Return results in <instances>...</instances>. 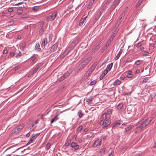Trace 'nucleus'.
<instances>
[{
	"mask_svg": "<svg viewBox=\"0 0 156 156\" xmlns=\"http://www.w3.org/2000/svg\"><path fill=\"white\" fill-rule=\"evenodd\" d=\"M127 7H126L123 10L122 13L121 14V16L124 17L125 15V14L126 13L127 10Z\"/></svg>",
	"mask_w": 156,
	"mask_h": 156,
	"instance_id": "nucleus-26",
	"label": "nucleus"
},
{
	"mask_svg": "<svg viewBox=\"0 0 156 156\" xmlns=\"http://www.w3.org/2000/svg\"><path fill=\"white\" fill-rule=\"evenodd\" d=\"M37 72V71H36V69H34V70H33L32 73V74H33L34 73H35Z\"/></svg>",
	"mask_w": 156,
	"mask_h": 156,
	"instance_id": "nucleus-61",
	"label": "nucleus"
},
{
	"mask_svg": "<svg viewBox=\"0 0 156 156\" xmlns=\"http://www.w3.org/2000/svg\"><path fill=\"white\" fill-rule=\"evenodd\" d=\"M121 82L119 79H117L113 83V85L114 86L119 85L120 84Z\"/></svg>",
	"mask_w": 156,
	"mask_h": 156,
	"instance_id": "nucleus-13",
	"label": "nucleus"
},
{
	"mask_svg": "<svg viewBox=\"0 0 156 156\" xmlns=\"http://www.w3.org/2000/svg\"><path fill=\"white\" fill-rule=\"evenodd\" d=\"M22 11L20 9H19L17 11V13H18V14H21L22 13Z\"/></svg>",
	"mask_w": 156,
	"mask_h": 156,
	"instance_id": "nucleus-53",
	"label": "nucleus"
},
{
	"mask_svg": "<svg viewBox=\"0 0 156 156\" xmlns=\"http://www.w3.org/2000/svg\"><path fill=\"white\" fill-rule=\"evenodd\" d=\"M20 67L19 66H17L14 68V69L15 71L17 70L18 69H19Z\"/></svg>",
	"mask_w": 156,
	"mask_h": 156,
	"instance_id": "nucleus-58",
	"label": "nucleus"
},
{
	"mask_svg": "<svg viewBox=\"0 0 156 156\" xmlns=\"http://www.w3.org/2000/svg\"><path fill=\"white\" fill-rule=\"evenodd\" d=\"M148 80V79L146 77L143 79L142 82H146Z\"/></svg>",
	"mask_w": 156,
	"mask_h": 156,
	"instance_id": "nucleus-55",
	"label": "nucleus"
},
{
	"mask_svg": "<svg viewBox=\"0 0 156 156\" xmlns=\"http://www.w3.org/2000/svg\"><path fill=\"white\" fill-rule=\"evenodd\" d=\"M42 63H40L38 64L35 66L37 67V69H39L42 66Z\"/></svg>",
	"mask_w": 156,
	"mask_h": 156,
	"instance_id": "nucleus-40",
	"label": "nucleus"
},
{
	"mask_svg": "<svg viewBox=\"0 0 156 156\" xmlns=\"http://www.w3.org/2000/svg\"><path fill=\"white\" fill-rule=\"evenodd\" d=\"M113 66V63H111L110 64H109L107 66V68L106 69H107L108 71H109L111 68Z\"/></svg>",
	"mask_w": 156,
	"mask_h": 156,
	"instance_id": "nucleus-22",
	"label": "nucleus"
},
{
	"mask_svg": "<svg viewBox=\"0 0 156 156\" xmlns=\"http://www.w3.org/2000/svg\"><path fill=\"white\" fill-rule=\"evenodd\" d=\"M122 123V122L121 121H119L114 123L113 126L112 128H115V126H118Z\"/></svg>",
	"mask_w": 156,
	"mask_h": 156,
	"instance_id": "nucleus-14",
	"label": "nucleus"
},
{
	"mask_svg": "<svg viewBox=\"0 0 156 156\" xmlns=\"http://www.w3.org/2000/svg\"><path fill=\"white\" fill-rule=\"evenodd\" d=\"M100 124L102 126L103 128L108 126L111 123L110 117H107L105 114L102 115L100 118Z\"/></svg>",
	"mask_w": 156,
	"mask_h": 156,
	"instance_id": "nucleus-2",
	"label": "nucleus"
},
{
	"mask_svg": "<svg viewBox=\"0 0 156 156\" xmlns=\"http://www.w3.org/2000/svg\"><path fill=\"white\" fill-rule=\"evenodd\" d=\"M100 48V45L99 44L96 46H95L92 48V51L95 52L96 51Z\"/></svg>",
	"mask_w": 156,
	"mask_h": 156,
	"instance_id": "nucleus-15",
	"label": "nucleus"
},
{
	"mask_svg": "<svg viewBox=\"0 0 156 156\" xmlns=\"http://www.w3.org/2000/svg\"><path fill=\"white\" fill-rule=\"evenodd\" d=\"M111 39H110L107 42V43L106 44V47H107L108 46L109 44H110L111 43Z\"/></svg>",
	"mask_w": 156,
	"mask_h": 156,
	"instance_id": "nucleus-42",
	"label": "nucleus"
},
{
	"mask_svg": "<svg viewBox=\"0 0 156 156\" xmlns=\"http://www.w3.org/2000/svg\"><path fill=\"white\" fill-rule=\"evenodd\" d=\"M90 60V58H87V59L85 60L84 61H83L81 62L80 64L81 65L84 67L87 65Z\"/></svg>",
	"mask_w": 156,
	"mask_h": 156,
	"instance_id": "nucleus-7",
	"label": "nucleus"
},
{
	"mask_svg": "<svg viewBox=\"0 0 156 156\" xmlns=\"http://www.w3.org/2000/svg\"><path fill=\"white\" fill-rule=\"evenodd\" d=\"M58 114L57 115L51 119V123H53L55 121H56L58 119Z\"/></svg>",
	"mask_w": 156,
	"mask_h": 156,
	"instance_id": "nucleus-20",
	"label": "nucleus"
},
{
	"mask_svg": "<svg viewBox=\"0 0 156 156\" xmlns=\"http://www.w3.org/2000/svg\"><path fill=\"white\" fill-rule=\"evenodd\" d=\"M101 139H98L95 140L93 144V147L94 148H99L101 144Z\"/></svg>",
	"mask_w": 156,
	"mask_h": 156,
	"instance_id": "nucleus-4",
	"label": "nucleus"
},
{
	"mask_svg": "<svg viewBox=\"0 0 156 156\" xmlns=\"http://www.w3.org/2000/svg\"><path fill=\"white\" fill-rule=\"evenodd\" d=\"M24 126L23 124H21V125H19V126H17L14 129V132L16 131L19 132L21 130V129L23 128Z\"/></svg>",
	"mask_w": 156,
	"mask_h": 156,
	"instance_id": "nucleus-9",
	"label": "nucleus"
},
{
	"mask_svg": "<svg viewBox=\"0 0 156 156\" xmlns=\"http://www.w3.org/2000/svg\"><path fill=\"white\" fill-rule=\"evenodd\" d=\"M89 74L88 73H86L84 75V76L82 78V80L83 81H85L86 79H87L89 76Z\"/></svg>",
	"mask_w": 156,
	"mask_h": 156,
	"instance_id": "nucleus-31",
	"label": "nucleus"
},
{
	"mask_svg": "<svg viewBox=\"0 0 156 156\" xmlns=\"http://www.w3.org/2000/svg\"><path fill=\"white\" fill-rule=\"evenodd\" d=\"M22 55V53L20 52L19 51V53L16 55V58H19Z\"/></svg>",
	"mask_w": 156,
	"mask_h": 156,
	"instance_id": "nucleus-37",
	"label": "nucleus"
},
{
	"mask_svg": "<svg viewBox=\"0 0 156 156\" xmlns=\"http://www.w3.org/2000/svg\"><path fill=\"white\" fill-rule=\"evenodd\" d=\"M15 51V48H14L12 50V52H11L10 54V56H14V55L15 54V52H14V51Z\"/></svg>",
	"mask_w": 156,
	"mask_h": 156,
	"instance_id": "nucleus-43",
	"label": "nucleus"
},
{
	"mask_svg": "<svg viewBox=\"0 0 156 156\" xmlns=\"http://www.w3.org/2000/svg\"><path fill=\"white\" fill-rule=\"evenodd\" d=\"M105 76L102 74L100 76V80H102Z\"/></svg>",
	"mask_w": 156,
	"mask_h": 156,
	"instance_id": "nucleus-54",
	"label": "nucleus"
},
{
	"mask_svg": "<svg viewBox=\"0 0 156 156\" xmlns=\"http://www.w3.org/2000/svg\"><path fill=\"white\" fill-rule=\"evenodd\" d=\"M131 93H132V91L129 92H128V93L124 92L123 93V95H124V96H125L126 95H128L130 94Z\"/></svg>",
	"mask_w": 156,
	"mask_h": 156,
	"instance_id": "nucleus-49",
	"label": "nucleus"
},
{
	"mask_svg": "<svg viewBox=\"0 0 156 156\" xmlns=\"http://www.w3.org/2000/svg\"><path fill=\"white\" fill-rule=\"evenodd\" d=\"M84 68L83 66H82L80 64L79 65L76 69V72L77 73H79L80 71L83 68Z\"/></svg>",
	"mask_w": 156,
	"mask_h": 156,
	"instance_id": "nucleus-12",
	"label": "nucleus"
},
{
	"mask_svg": "<svg viewBox=\"0 0 156 156\" xmlns=\"http://www.w3.org/2000/svg\"><path fill=\"white\" fill-rule=\"evenodd\" d=\"M40 133H37L35 134H33L32 136V137L30 140V141L28 142L27 144V145L30 144V143L33 142L37 138V136H39Z\"/></svg>",
	"mask_w": 156,
	"mask_h": 156,
	"instance_id": "nucleus-5",
	"label": "nucleus"
},
{
	"mask_svg": "<svg viewBox=\"0 0 156 156\" xmlns=\"http://www.w3.org/2000/svg\"><path fill=\"white\" fill-rule=\"evenodd\" d=\"M48 40L47 38H44L43 39L42 43V47L44 48L46 45L47 44Z\"/></svg>",
	"mask_w": 156,
	"mask_h": 156,
	"instance_id": "nucleus-10",
	"label": "nucleus"
},
{
	"mask_svg": "<svg viewBox=\"0 0 156 156\" xmlns=\"http://www.w3.org/2000/svg\"><path fill=\"white\" fill-rule=\"evenodd\" d=\"M87 17V16H86V17H84L81 20L79 24L80 26H81L83 25L84 22L86 20Z\"/></svg>",
	"mask_w": 156,
	"mask_h": 156,
	"instance_id": "nucleus-18",
	"label": "nucleus"
},
{
	"mask_svg": "<svg viewBox=\"0 0 156 156\" xmlns=\"http://www.w3.org/2000/svg\"><path fill=\"white\" fill-rule=\"evenodd\" d=\"M92 101V99L90 98V99H87V102L88 101L89 102H91Z\"/></svg>",
	"mask_w": 156,
	"mask_h": 156,
	"instance_id": "nucleus-63",
	"label": "nucleus"
},
{
	"mask_svg": "<svg viewBox=\"0 0 156 156\" xmlns=\"http://www.w3.org/2000/svg\"><path fill=\"white\" fill-rule=\"evenodd\" d=\"M95 65H93L90 68V69H91V70L93 71L94 70V69L95 68Z\"/></svg>",
	"mask_w": 156,
	"mask_h": 156,
	"instance_id": "nucleus-56",
	"label": "nucleus"
},
{
	"mask_svg": "<svg viewBox=\"0 0 156 156\" xmlns=\"http://www.w3.org/2000/svg\"><path fill=\"white\" fill-rule=\"evenodd\" d=\"M8 52V51L7 50H6V49H4L3 51V52L4 54H6Z\"/></svg>",
	"mask_w": 156,
	"mask_h": 156,
	"instance_id": "nucleus-60",
	"label": "nucleus"
},
{
	"mask_svg": "<svg viewBox=\"0 0 156 156\" xmlns=\"http://www.w3.org/2000/svg\"><path fill=\"white\" fill-rule=\"evenodd\" d=\"M141 2L138 0L136 5V8H137L140 4Z\"/></svg>",
	"mask_w": 156,
	"mask_h": 156,
	"instance_id": "nucleus-48",
	"label": "nucleus"
},
{
	"mask_svg": "<svg viewBox=\"0 0 156 156\" xmlns=\"http://www.w3.org/2000/svg\"><path fill=\"white\" fill-rule=\"evenodd\" d=\"M57 15V12L54 11L49 14V16L46 17L48 21L53 20Z\"/></svg>",
	"mask_w": 156,
	"mask_h": 156,
	"instance_id": "nucleus-3",
	"label": "nucleus"
},
{
	"mask_svg": "<svg viewBox=\"0 0 156 156\" xmlns=\"http://www.w3.org/2000/svg\"><path fill=\"white\" fill-rule=\"evenodd\" d=\"M71 141L70 140H67L65 144V146L66 147L69 146L71 144Z\"/></svg>",
	"mask_w": 156,
	"mask_h": 156,
	"instance_id": "nucleus-32",
	"label": "nucleus"
},
{
	"mask_svg": "<svg viewBox=\"0 0 156 156\" xmlns=\"http://www.w3.org/2000/svg\"><path fill=\"white\" fill-rule=\"evenodd\" d=\"M142 45V44L140 42H139L135 45V46L137 48H139Z\"/></svg>",
	"mask_w": 156,
	"mask_h": 156,
	"instance_id": "nucleus-41",
	"label": "nucleus"
},
{
	"mask_svg": "<svg viewBox=\"0 0 156 156\" xmlns=\"http://www.w3.org/2000/svg\"><path fill=\"white\" fill-rule=\"evenodd\" d=\"M135 64L136 65V66L139 65L140 64V61L138 60H137V61H136L135 62Z\"/></svg>",
	"mask_w": 156,
	"mask_h": 156,
	"instance_id": "nucleus-50",
	"label": "nucleus"
},
{
	"mask_svg": "<svg viewBox=\"0 0 156 156\" xmlns=\"http://www.w3.org/2000/svg\"><path fill=\"white\" fill-rule=\"evenodd\" d=\"M8 12H12L13 11L12 8H10L8 9Z\"/></svg>",
	"mask_w": 156,
	"mask_h": 156,
	"instance_id": "nucleus-59",
	"label": "nucleus"
},
{
	"mask_svg": "<svg viewBox=\"0 0 156 156\" xmlns=\"http://www.w3.org/2000/svg\"><path fill=\"white\" fill-rule=\"evenodd\" d=\"M106 150V148L104 147L101 148L99 152V153L100 154V155L103 154L105 152Z\"/></svg>",
	"mask_w": 156,
	"mask_h": 156,
	"instance_id": "nucleus-21",
	"label": "nucleus"
},
{
	"mask_svg": "<svg viewBox=\"0 0 156 156\" xmlns=\"http://www.w3.org/2000/svg\"><path fill=\"white\" fill-rule=\"evenodd\" d=\"M152 118H149L147 119H143L139 123L136 124V131L135 132H140L142 129L148 125L151 122Z\"/></svg>",
	"mask_w": 156,
	"mask_h": 156,
	"instance_id": "nucleus-1",
	"label": "nucleus"
},
{
	"mask_svg": "<svg viewBox=\"0 0 156 156\" xmlns=\"http://www.w3.org/2000/svg\"><path fill=\"white\" fill-rule=\"evenodd\" d=\"M123 51V50L121 48L120 49L119 51V53L117 54L116 55L115 59V60L118 59L120 57V55L122 53Z\"/></svg>",
	"mask_w": 156,
	"mask_h": 156,
	"instance_id": "nucleus-16",
	"label": "nucleus"
},
{
	"mask_svg": "<svg viewBox=\"0 0 156 156\" xmlns=\"http://www.w3.org/2000/svg\"><path fill=\"white\" fill-rule=\"evenodd\" d=\"M39 8L38 6H34L33 7L32 10L34 12H36Z\"/></svg>",
	"mask_w": 156,
	"mask_h": 156,
	"instance_id": "nucleus-29",
	"label": "nucleus"
},
{
	"mask_svg": "<svg viewBox=\"0 0 156 156\" xmlns=\"http://www.w3.org/2000/svg\"><path fill=\"white\" fill-rule=\"evenodd\" d=\"M66 78H65V77L64 76V75H62V76H61L60 78L59 79V82H61L63 80H64Z\"/></svg>",
	"mask_w": 156,
	"mask_h": 156,
	"instance_id": "nucleus-36",
	"label": "nucleus"
},
{
	"mask_svg": "<svg viewBox=\"0 0 156 156\" xmlns=\"http://www.w3.org/2000/svg\"><path fill=\"white\" fill-rule=\"evenodd\" d=\"M122 21L121 20H118L117 22L115 25V26L116 27H117L119 26V24H120Z\"/></svg>",
	"mask_w": 156,
	"mask_h": 156,
	"instance_id": "nucleus-33",
	"label": "nucleus"
},
{
	"mask_svg": "<svg viewBox=\"0 0 156 156\" xmlns=\"http://www.w3.org/2000/svg\"><path fill=\"white\" fill-rule=\"evenodd\" d=\"M71 147L74 148L73 151L78 150L79 148V146L75 142H73L71 143Z\"/></svg>",
	"mask_w": 156,
	"mask_h": 156,
	"instance_id": "nucleus-8",
	"label": "nucleus"
},
{
	"mask_svg": "<svg viewBox=\"0 0 156 156\" xmlns=\"http://www.w3.org/2000/svg\"><path fill=\"white\" fill-rule=\"evenodd\" d=\"M83 126H79L77 129V130L78 131H80L82 129Z\"/></svg>",
	"mask_w": 156,
	"mask_h": 156,
	"instance_id": "nucleus-46",
	"label": "nucleus"
},
{
	"mask_svg": "<svg viewBox=\"0 0 156 156\" xmlns=\"http://www.w3.org/2000/svg\"><path fill=\"white\" fill-rule=\"evenodd\" d=\"M129 62H130V61L129 58H127L126 59H124L122 62V64L123 66H125L126 63Z\"/></svg>",
	"mask_w": 156,
	"mask_h": 156,
	"instance_id": "nucleus-30",
	"label": "nucleus"
},
{
	"mask_svg": "<svg viewBox=\"0 0 156 156\" xmlns=\"http://www.w3.org/2000/svg\"><path fill=\"white\" fill-rule=\"evenodd\" d=\"M112 110L110 109H109L106 112L104 113L103 114H105L106 116L107 117H110L109 115L112 114Z\"/></svg>",
	"mask_w": 156,
	"mask_h": 156,
	"instance_id": "nucleus-17",
	"label": "nucleus"
},
{
	"mask_svg": "<svg viewBox=\"0 0 156 156\" xmlns=\"http://www.w3.org/2000/svg\"><path fill=\"white\" fill-rule=\"evenodd\" d=\"M108 5L107 3H105L102 7V9L103 10L106 9L107 6Z\"/></svg>",
	"mask_w": 156,
	"mask_h": 156,
	"instance_id": "nucleus-44",
	"label": "nucleus"
},
{
	"mask_svg": "<svg viewBox=\"0 0 156 156\" xmlns=\"http://www.w3.org/2000/svg\"><path fill=\"white\" fill-rule=\"evenodd\" d=\"M37 55H34L31 58L30 60L32 62L34 61L37 57Z\"/></svg>",
	"mask_w": 156,
	"mask_h": 156,
	"instance_id": "nucleus-27",
	"label": "nucleus"
},
{
	"mask_svg": "<svg viewBox=\"0 0 156 156\" xmlns=\"http://www.w3.org/2000/svg\"><path fill=\"white\" fill-rule=\"evenodd\" d=\"M94 2V0H91L89 4L88 8L90 9L91 6L93 4Z\"/></svg>",
	"mask_w": 156,
	"mask_h": 156,
	"instance_id": "nucleus-28",
	"label": "nucleus"
},
{
	"mask_svg": "<svg viewBox=\"0 0 156 156\" xmlns=\"http://www.w3.org/2000/svg\"><path fill=\"white\" fill-rule=\"evenodd\" d=\"M38 121H39V120L38 119L34 121V122L32 123L31 125L30 126H29V128H31L32 127L34 126L36 124H37L38 122Z\"/></svg>",
	"mask_w": 156,
	"mask_h": 156,
	"instance_id": "nucleus-25",
	"label": "nucleus"
},
{
	"mask_svg": "<svg viewBox=\"0 0 156 156\" xmlns=\"http://www.w3.org/2000/svg\"><path fill=\"white\" fill-rule=\"evenodd\" d=\"M96 82L97 81L95 80L91 81L90 82V85L91 86L94 85L96 83Z\"/></svg>",
	"mask_w": 156,
	"mask_h": 156,
	"instance_id": "nucleus-39",
	"label": "nucleus"
},
{
	"mask_svg": "<svg viewBox=\"0 0 156 156\" xmlns=\"http://www.w3.org/2000/svg\"><path fill=\"white\" fill-rule=\"evenodd\" d=\"M123 106V104L120 103L118 105L117 108L119 109H120Z\"/></svg>",
	"mask_w": 156,
	"mask_h": 156,
	"instance_id": "nucleus-38",
	"label": "nucleus"
},
{
	"mask_svg": "<svg viewBox=\"0 0 156 156\" xmlns=\"http://www.w3.org/2000/svg\"><path fill=\"white\" fill-rule=\"evenodd\" d=\"M57 45L55 44H54L53 45L52 47H51L50 51L51 52H54L57 49Z\"/></svg>",
	"mask_w": 156,
	"mask_h": 156,
	"instance_id": "nucleus-19",
	"label": "nucleus"
},
{
	"mask_svg": "<svg viewBox=\"0 0 156 156\" xmlns=\"http://www.w3.org/2000/svg\"><path fill=\"white\" fill-rule=\"evenodd\" d=\"M108 72V71L107 70V69H105L103 73H102L103 74L105 75V76L107 74Z\"/></svg>",
	"mask_w": 156,
	"mask_h": 156,
	"instance_id": "nucleus-47",
	"label": "nucleus"
},
{
	"mask_svg": "<svg viewBox=\"0 0 156 156\" xmlns=\"http://www.w3.org/2000/svg\"><path fill=\"white\" fill-rule=\"evenodd\" d=\"M101 11H100L98 12V13H97V15H96V16L95 17V19L96 20L98 19L99 18V17H100V16H101Z\"/></svg>",
	"mask_w": 156,
	"mask_h": 156,
	"instance_id": "nucleus-34",
	"label": "nucleus"
},
{
	"mask_svg": "<svg viewBox=\"0 0 156 156\" xmlns=\"http://www.w3.org/2000/svg\"><path fill=\"white\" fill-rule=\"evenodd\" d=\"M93 70H91V69H90L86 73L89 74V75L92 72Z\"/></svg>",
	"mask_w": 156,
	"mask_h": 156,
	"instance_id": "nucleus-52",
	"label": "nucleus"
},
{
	"mask_svg": "<svg viewBox=\"0 0 156 156\" xmlns=\"http://www.w3.org/2000/svg\"><path fill=\"white\" fill-rule=\"evenodd\" d=\"M70 73H69L68 72H67L66 73H65L63 75L65 77V78H66L70 74Z\"/></svg>",
	"mask_w": 156,
	"mask_h": 156,
	"instance_id": "nucleus-45",
	"label": "nucleus"
},
{
	"mask_svg": "<svg viewBox=\"0 0 156 156\" xmlns=\"http://www.w3.org/2000/svg\"><path fill=\"white\" fill-rule=\"evenodd\" d=\"M132 75L131 74H129L128 76H127V77L128 78H130L132 77Z\"/></svg>",
	"mask_w": 156,
	"mask_h": 156,
	"instance_id": "nucleus-64",
	"label": "nucleus"
},
{
	"mask_svg": "<svg viewBox=\"0 0 156 156\" xmlns=\"http://www.w3.org/2000/svg\"><path fill=\"white\" fill-rule=\"evenodd\" d=\"M26 46V44L25 43H23L22 44V48H24Z\"/></svg>",
	"mask_w": 156,
	"mask_h": 156,
	"instance_id": "nucleus-57",
	"label": "nucleus"
},
{
	"mask_svg": "<svg viewBox=\"0 0 156 156\" xmlns=\"http://www.w3.org/2000/svg\"><path fill=\"white\" fill-rule=\"evenodd\" d=\"M143 55H147L148 54V52L147 51L143 52L142 53Z\"/></svg>",
	"mask_w": 156,
	"mask_h": 156,
	"instance_id": "nucleus-51",
	"label": "nucleus"
},
{
	"mask_svg": "<svg viewBox=\"0 0 156 156\" xmlns=\"http://www.w3.org/2000/svg\"><path fill=\"white\" fill-rule=\"evenodd\" d=\"M43 24H44L43 22H40V26L41 27H43Z\"/></svg>",
	"mask_w": 156,
	"mask_h": 156,
	"instance_id": "nucleus-62",
	"label": "nucleus"
},
{
	"mask_svg": "<svg viewBox=\"0 0 156 156\" xmlns=\"http://www.w3.org/2000/svg\"><path fill=\"white\" fill-rule=\"evenodd\" d=\"M35 49L37 51H41V49L39 43H38L36 44L35 47Z\"/></svg>",
	"mask_w": 156,
	"mask_h": 156,
	"instance_id": "nucleus-11",
	"label": "nucleus"
},
{
	"mask_svg": "<svg viewBox=\"0 0 156 156\" xmlns=\"http://www.w3.org/2000/svg\"><path fill=\"white\" fill-rule=\"evenodd\" d=\"M120 2V1L118 0H115L110 7L111 10H112L114 9L115 7L119 4Z\"/></svg>",
	"mask_w": 156,
	"mask_h": 156,
	"instance_id": "nucleus-6",
	"label": "nucleus"
},
{
	"mask_svg": "<svg viewBox=\"0 0 156 156\" xmlns=\"http://www.w3.org/2000/svg\"><path fill=\"white\" fill-rule=\"evenodd\" d=\"M78 115L79 118H81L83 115V114L81 110H80L78 112Z\"/></svg>",
	"mask_w": 156,
	"mask_h": 156,
	"instance_id": "nucleus-24",
	"label": "nucleus"
},
{
	"mask_svg": "<svg viewBox=\"0 0 156 156\" xmlns=\"http://www.w3.org/2000/svg\"><path fill=\"white\" fill-rule=\"evenodd\" d=\"M133 125L130 126L125 129V131L126 132H128L131 130L133 127Z\"/></svg>",
	"mask_w": 156,
	"mask_h": 156,
	"instance_id": "nucleus-23",
	"label": "nucleus"
},
{
	"mask_svg": "<svg viewBox=\"0 0 156 156\" xmlns=\"http://www.w3.org/2000/svg\"><path fill=\"white\" fill-rule=\"evenodd\" d=\"M51 144L49 143H48L45 146V149L46 150L49 149L51 147Z\"/></svg>",
	"mask_w": 156,
	"mask_h": 156,
	"instance_id": "nucleus-35",
	"label": "nucleus"
}]
</instances>
